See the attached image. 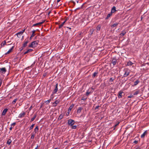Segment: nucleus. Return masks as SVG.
<instances>
[{"instance_id": "obj_4", "label": "nucleus", "mask_w": 149, "mask_h": 149, "mask_svg": "<svg viewBox=\"0 0 149 149\" xmlns=\"http://www.w3.org/2000/svg\"><path fill=\"white\" fill-rule=\"evenodd\" d=\"M117 62V60L116 59V57H113L112 58V60L111 62L113 64V66L116 65Z\"/></svg>"}, {"instance_id": "obj_14", "label": "nucleus", "mask_w": 149, "mask_h": 149, "mask_svg": "<svg viewBox=\"0 0 149 149\" xmlns=\"http://www.w3.org/2000/svg\"><path fill=\"white\" fill-rule=\"evenodd\" d=\"M119 24L118 23L116 22L114 24L111 25V28H114L116 27Z\"/></svg>"}, {"instance_id": "obj_3", "label": "nucleus", "mask_w": 149, "mask_h": 149, "mask_svg": "<svg viewBox=\"0 0 149 149\" xmlns=\"http://www.w3.org/2000/svg\"><path fill=\"white\" fill-rule=\"evenodd\" d=\"M74 122H75L74 120L70 119L68 120V124L69 126H71L74 124Z\"/></svg>"}, {"instance_id": "obj_9", "label": "nucleus", "mask_w": 149, "mask_h": 149, "mask_svg": "<svg viewBox=\"0 0 149 149\" xmlns=\"http://www.w3.org/2000/svg\"><path fill=\"white\" fill-rule=\"evenodd\" d=\"M28 42V40H26L25 39L24 41V43L23 44V47H26L27 45V44Z\"/></svg>"}, {"instance_id": "obj_5", "label": "nucleus", "mask_w": 149, "mask_h": 149, "mask_svg": "<svg viewBox=\"0 0 149 149\" xmlns=\"http://www.w3.org/2000/svg\"><path fill=\"white\" fill-rule=\"evenodd\" d=\"M25 31V29L24 30H22V31L17 33L16 34L17 35L18 37L19 38L22 34Z\"/></svg>"}, {"instance_id": "obj_2", "label": "nucleus", "mask_w": 149, "mask_h": 149, "mask_svg": "<svg viewBox=\"0 0 149 149\" xmlns=\"http://www.w3.org/2000/svg\"><path fill=\"white\" fill-rule=\"evenodd\" d=\"M130 70L128 69H125V73L124 74L123 77H126L129 75Z\"/></svg>"}, {"instance_id": "obj_40", "label": "nucleus", "mask_w": 149, "mask_h": 149, "mask_svg": "<svg viewBox=\"0 0 149 149\" xmlns=\"http://www.w3.org/2000/svg\"><path fill=\"white\" fill-rule=\"evenodd\" d=\"M35 35V34H32L31 35V37L30 38V39L31 40L33 37Z\"/></svg>"}, {"instance_id": "obj_46", "label": "nucleus", "mask_w": 149, "mask_h": 149, "mask_svg": "<svg viewBox=\"0 0 149 149\" xmlns=\"http://www.w3.org/2000/svg\"><path fill=\"white\" fill-rule=\"evenodd\" d=\"M70 2L71 3H72L74 4V5H75V2L74 1H70Z\"/></svg>"}, {"instance_id": "obj_26", "label": "nucleus", "mask_w": 149, "mask_h": 149, "mask_svg": "<svg viewBox=\"0 0 149 149\" xmlns=\"http://www.w3.org/2000/svg\"><path fill=\"white\" fill-rule=\"evenodd\" d=\"M12 142V140H11L10 139H9L7 141V143L8 145H10Z\"/></svg>"}, {"instance_id": "obj_57", "label": "nucleus", "mask_w": 149, "mask_h": 149, "mask_svg": "<svg viewBox=\"0 0 149 149\" xmlns=\"http://www.w3.org/2000/svg\"><path fill=\"white\" fill-rule=\"evenodd\" d=\"M50 13V12H49V13H48V15H49V14Z\"/></svg>"}, {"instance_id": "obj_1", "label": "nucleus", "mask_w": 149, "mask_h": 149, "mask_svg": "<svg viewBox=\"0 0 149 149\" xmlns=\"http://www.w3.org/2000/svg\"><path fill=\"white\" fill-rule=\"evenodd\" d=\"M39 42L38 40H36L32 42L31 44L29 45V47H36L38 43Z\"/></svg>"}, {"instance_id": "obj_50", "label": "nucleus", "mask_w": 149, "mask_h": 149, "mask_svg": "<svg viewBox=\"0 0 149 149\" xmlns=\"http://www.w3.org/2000/svg\"><path fill=\"white\" fill-rule=\"evenodd\" d=\"M23 47H21L19 48V49L20 50V51H22V50L23 49Z\"/></svg>"}, {"instance_id": "obj_8", "label": "nucleus", "mask_w": 149, "mask_h": 149, "mask_svg": "<svg viewBox=\"0 0 149 149\" xmlns=\"http://www.w3.org/2000/svg\"><path fill=\"white\" fill-rule=\"evenodd\" d=\"M45 22V20H44L41 22H39L38 23L34 24H33V25L32 26H37L38 25H40L41 24H42Z\"/></svg>"}, {"instance_id": "obj_25", "label": "nucleus", "mask_w": 149, "mask_h": 149, "mask_svg": "<svg viewBox=\"0 0 149 149\" xmlns=\"http://www.w3.org/2000/svg\"><path fill=\"white\" fill-rule=\"evenodd\" d=\"M112 15V14L111 13L108 14L107 15V17L105 19H107Z\"/></svg>"}, {"instance_id": "obj_6", "label": "nucleus", "mask_w": 149, "mask_h": 149, "mask_svg": "<svg viewBox=\"0 0 149 149\" xmlns=\"http://www.w3.org/2000/svg\"><path fill=\"white\" fill-rule=\"evenodd\" d=\"M6 71V70L5 68H0V72L4 74Z\"/></svg>"}, {"instance_id": "obj_23", "label": "nucleus", "mask_w": 149, "mask_h": 149, "mask_svg": "<svg viewBox=\"0 0 149 149\" xmlns=\"http://www.w3.org/2000/svg\"><path fill=\"white\" fill-rule=\"evenodd\" d=\"M64 116V115L63 114H61L59 116V117H58V120H61L63 118Z\"/></svg>"}, {"instance_id": "obj_7", "label": "nucleus", "mask_w": 149, "mask_h": 149, "mask_svg": "<svg viewBox=\"0 0 149 149\" xmlns=\"http://www.w3.org/2000/svg\"><path fill=\"white\" fill-rule=\"evenodd\" d=\"M58 84L57 83L56 84V85H55V87L54 89V90L53 92V94H54L56 93L57 91H58Z\"/></svg>"}, {"instance_id": "obj_42", "label": "nucleus", "mask_w": 149, "mask_h": 149, "mask_svg": "<svg viewBox=\"0 0 149 149\" xmlns=\"http://www.w3.org/2000/svg\"><path fill=\"white\" fill-rule=\"evenodd\" d=\"M114 80V79L112 78L111 77L109 79V81H113Z\"/></svg>"}, {"instance_id": "obj_49", "label": "nucleus", "mask_w": 149, "mask_h": 149, "mask_svg": "<svg viewBox=\"0 0 149 149\" xmlns=\"http://www.w3.org/2000/svg\"><path fill=\"white\" fill-rule=\"evenodd\" d=\"M100 107V106H97V107H95V110H96L98 108Z\"/></svg>"}, {"instance_id": "obj_56", "label": "nucleus", "mask_w": 149, "mask_h": 149, "mask_svg": "<svg viewBox=\"0 0 149 149\" xmlns=\"http://www.w3.org/2000/svg\"><path fill=\"white\" fill-rule=\"evenodd\" d=\"M38 147V146H37L36 148L35 149H37Z\"/></svg>"}, {"instance_id": "obj_11", "label": "nucleus", "mask_w": 149, "mask_h": 149, "mask_svg": "<svg viewBox=\"0 0 149 149\" xmlns=\"http://www.w3.org/2000/svg\"><path fill=\"white\" fill-rule=\"evenodd\" d=\"M25 113L24 112H22V113L19 114V118H22L25 115Z\"/></svg>"}, {"instance_id": "obj_17", "label": "nucleus", "mask_w": 149, "mask_h": 149, "mask_svg": "<svg viewBox=\"0 0 149 149\" xmlns=\"http://www.w3.org/2000/svg\"><path fill=\"white\" fill-rule=\"evenodd\" d=\"M147 134V131H145L143 134H142L141 136V138H144L145 136Z\"/></svg>"}, {"instance_id": "obj_58", "label": "nucleus", "mask_w": 149, "mask_h": 149, "mask_svg": "<svg viewBox=\"0 0 149 149\" xmlns=\"http://www.w3.org/2000/svg\"><path fill=\"white\" fill-rule=\"evenodd\" d=\"M77 3H78V2H79V1H77Z\"/></svg>"}, {"instance_id": "obj_45", "label": "nucleus", "mask_w": 149, "mask_h": 149, "mask_svg": "<svg viewBox=\"0 0 149 149\" xmlns=\"http://www.w3.org/2000/svg\"><path fill=\"white\" fill-rule=\"evenodd\" d=\"M138 143V141H136V140L134 141L133 142L135 144H137Z\"/></svg>"}, {"instance_id": "obj_44", "label": "nucleus", "mask_w": 149, "mask_h": 149, "mask_svg": "<svg viewBox=\"0 0 149 149\" xmlns=\"http://www.w3.org/2000/svg\"><path fill=\"white\" fill-rule=\"evenodd\" d=\"M2 80L1 79H0V87L1 86L2 83Z\"/></svg>"}, {"instance_id": "obj_30", "label": "nucleus", "mask_w": 149, "mask_h": 149, "mask_svg": "<svg viewBox=\"0 0 149 149\" xmlns=\"http://www.w3.org/2000/svg\"><path fill=\"white\" fill-rule=\"evenodd\" d=\"M74 104H72L70 106L68 109H69V110H71L72 109V108L74 107Z\"/></svg>"}, {"instance_id": "obj_52", "label": "nucleus", "mask_w": 149, "mask_h": 149, "mask_svg": "<svg viewBox=\"0 0 149 149\" xmlns=\"http://www.w3.org/2000/svg\"><path fill=\"white\" fill-rule=\"evenodd\" d=\"M71 111V110H69V109H68V114H69L70 113V112Z\"/></svg>"}, {"instance_id": "obj_24", "label": "nucleus", "mask_w": 149, "mask_h": 149, "mask_svg": "<svg viewBox=\"0 0 149 149\" xmlns=\"http://www.w3.org/2000/svg\"><path fill=\"white\" fill-rule=\"evenodd\" d=\"M66 22V20L64 21L60 25H59V28L60 29L64 25L65 23Z\"/></svg>"}, {"instance_id": "obj_27", "label": "nucleus", "mask_w": 149, "mask_h": 149, "mask_svg": "<svg viewBox=\"0 0 149 149\" xmlns=\"http://www.w3.org/2000/svg\"><path fill=\"white\" fill-rule=\"evenodd\" d=\"M133 63L132 62L130 61L128 62L127 64V65L129 66V65H131L133 64Z\"/></svg>"}, {"instance_id": "obj_55", "label": "nucleus", "mask_w": 149, "mask_h": 149, "mask_svg": "<svg viewBox=\"0 0 149 149\" xmlns=\"http://www.w3.org/2000/svg\"><path fill=\"white\" fill-rule=\"evenodd\" d=\"M69 29H71V28L70 27H67Z\"/></svg>"}, {"instance_id": "obj_36", "label": "nucleus", "mask_w": 149, "mask_h": 149, "mask_svg": "<svg viewBox=\"0 0 149 149\" xmlns=\"http://www.w3.org/2000/svg\"><path fill=\"white\" fill-rule=\"evenodd\" d=\"M35 125V124H33L31 126V127H30V129L29 130H31L32 129L33 127Z\"/></svg>"}, {"instance_id": "obj_35", "label": "nucleus", "mask_w": 149, "mask_h": 149, "mask_svg": "<svg viewBox=\"0 0 149 149\" xmlns=\"http://www.w3.org/2000/svg\"><path fill=\"white\" fill-rule=\"evenodd\" d=\"M17 98L15 99L12 102V103L13 104H14L17 100Z\"/></svg>"}, {"instance_id": "obj_28", "label": "nucleus", "mask_w": 149, "mask_h": 149, "mask_svg": "<svg viewBox=\"0 0 149 149\" xmlns=\"http://www.w3.org/2000/svg\"><path fill=\"white\" fill-rule=\"evenodd\" d=\"M38 130V126H37L34 130V131L35 133H36Z\"/></svg>"}, {"instance_id": "obj_41", "label": "nucleus", "mask_w": 149, "mask_h": 149, "mask_svg": "<svg viewBox=\"0 0 149 149\" xmlns=\"http://www.w3.org/2000/svg\"><path fill=\"white\" fill-rule=\"evenodd\" d=\"M90 93V92H88V91L86 92V96H88Z\"/></svg>"}, {"instance_id": "obj_43", "label": "nucleus", "mask_w": 149, "mask_h": 149, "mask_svg": "<svg viewBox=\"0 0 149 149\" xmlns=\"http://www.w3.org/2000/svg\"><path fill=\"white\" fill-rule=\"evenodd\" d=\"M58 103V100H56L54 102V103L56 104V105H55V106H56L57 105V104Z\"/></svg>"}, {"instance_id": "obj_37", "label": "nucleus", "mask_w": 149, "mask_h": 149, "mask_svg": "<svg viewBox=\"0 0 149 149\" xmlns=\"http://www.w3.org/2000/svg\"><path fill=\"white\" fill-rule=\"evenodd\" d=\"M72 126V129H76L77 128V126L76 125H73Z\"/></svg>"}, {"instance_id": "obj_22", "label": "nucleus", "mask_w": 149, "mask_h": 149, "mask_svg": "<svg viewBox=\"0 0 149 149\" xmlns=\"http://www.w3.org/2000/svg\"><path fill=\"white\" fill-rule=\"evenodd\" d=\"M16 123L14 122L11 125V126L10 128V130H12V129L13 128V127H12V126H13V127L15 126V125H16Z\"/></svg>"}, {"instance_id": "obj_19", "label": "nucleus", "mask_w": 149, "mask_h": 149, "mask_svg": "<svg viewBox=\"0 0 149 149\" xmlns=\"http://www.w3.org/2000/svg\"><path fill=\"white\" fill-rule=\"evenodd\" d=\"M82 109V108L81 107H79L77 109V113H80L81 110Z\"/></svg>"}, {"instance_id": "obj_16", "label": "nucleus", "mask_w": 149, "mask_h": 149, "mask_svg": "<svg viewBox=\"0 0 149 149\" xmlns=\"http://www.w3.org/2000/svg\"><path fill=\"white\" fill-rule=\"evenodd\" d=\"M140 82L137 79L136 81L134 82V84L133 85V86H136Z\"/></svg>"}, {"instance_id": "obj_53", "label": "nucleus", "mask_w": 149, "mask_h": 149, "mask_svg": "<svg viewBox=\"0 0 149 149\" xmlns=\"http://www.w3.org/2000/svg\"><path fill=\"white\" fill-rule=\"evenodd\" d=\"M133 97V96H131V95H130V96H128V98H130V97Z\"/></svg>"}, {"instance_id": "obj_31", "label": "nucleus", "mask_w": 149, "mask_h": 149, "mask_svg": "<svg viewBox=\"0 0 149 149\" xmlns=\"http://www.w3.org/2000/svg\"><path fill=\"white\" fill-rule=\"evenodd\" d=\"M140 91H137L134 92V95H136L138 94L139 93Z\"/></svg>"}, {"instance_id": "obj_20", "label": "nucleus", "mask_w": 149, "mask_h": 149, "mask_svg": "<svg viewBox=\"0 0 149 149\" xmlns=\"http://www.w3.org/2000/svg\"><path fill=\"white\" fill-rule=\"evenodd\" d=\"M36 116H37L36 114H35L33 117L32 118H31L30 122H32L34 120L35 118H36Z\"/></svg>"}, {"instance_id": "obj_12", "label": "nucleus", "mask_w": 149, "mask_h": 149, "mask_svg": "<svg viewBox=\"0 0 149 149\" xmlns=\"http://www.w3.org/2000/svg\"><path fill=\"white\" fill-rule=\"evenodd\" d=\"M126 31L125 30H123L121 32V33L120 34V35L121 36H123L125 35L126 33Z\"/></svg>"}, {"instance_id": "obj_48", "label": "nucleus", "mask_w": 149, "mask_h": 149, "mask_svg": "<svg viewBox=\"0 0 149 149\" xmlns=\"http://www.w3.org/2000/svg\"><path fill=\"white\" fill-rule=\"evenodd\" d=\"M36 32V31L35 30H33L32 31V34H35V32Z\"/></svg>"}, {"instance_id": "obj_51", "label": "nucleus", "mask_w": 149, "mask_h": 149, "mask_svg": "<svg viewBox=\"0 0 149 149\" xmlns=\"http://www.w3.org/2000/svg\"><path fill=\"white\" fill-rule=\"evenodd\" d=\"M32 106H31V107H30V108H29V110H30L31 109H32Z\"/></svg>"}, {"instance_id": "obj_18", "label": "nucleus", "mask_w": 149, "mask_h": 149, "mask_svg": "<svg viewBox=\"0 0 149 149\" xmlns=\"http://www.w3.org/2000/svg\"><path fill=\"white\" fill-rule=\"evenodd\" d=\"M14 48V46H13L8 51V52L5 54H8L10 53L12 51L13 48Z\"/></svg>"}, {"instance_id": "obj_33", "label": "nucleus", "mask_w": 149, "mask_h": 149, "mask_svg": "<svg viewBox=\"0 0 149 149\" xmlns=\"http://www.w3.org/2000/svg\"><path fill=\"white\" fill-rule=\"evenodd\" d=\"M6 44V42L5 41H4L1 43V46H4Z\"/></svg>"}, {"instance_id": "obj_38", "label": "nucleus", "mask_w": 149, "mask_h": 149, "mask_svg": "<svg viewBox=\"0 0 149 149\" xmlns=\"http://www.w3.org/2000/svg\"><path fill=\"white\" fill-rule=\"evenodd\" d=\"M35 135H34L33 134H31V139H33Z\"/></svg>"}, {"instance_id": "obj_54", "label": "nucleus", "mask_w": 149, "mask_h": 149, "mask_svg": "<svg viewBox=\"0 0 149 149\" xmlns=\"http://www.w3.org/2000/svg\"><path fill=\"white\" fill-rule=\"evenodd\" d=\"M61 0H57V2H58L60 1Z\"/></svg>"}, {"instance_id": "obj_29", "label": "nucleus", "mask_w": 149, "mask_h": 149, "mask_svg": "<svg viewBox=\"0 0 149 149\" xmlns=\"http://www.w3.org/2000/svg\"><path fill=\"white\" fill-rule=\"evenodd\" d=\"M98 73L97 72H94L92 75V77L93 78L95 77L96 76H97Z\"/></svg>"}, {"instance_id": "obj_10", "label": "nucleus", "mask_w": 149, "mask_h": 149, "mask_svg": "<svg viewBox=\"0 0 149 149\" xmlns=\"http://www.w3.org/2000/svg\"><path fill=\"white\" fill-rule=\"evenodd\" d=\"M123 92L121 91H120L118 93V97L119 98H120L122 97V94Z\"/></svg>"}, {"instance_id": "obj_60", "label": "nucleus", "mask_w": 149, "mask_h": 149, "mask_svg": "<svg viewBox=\"0 0 149 149\" xmlns=\"http://www.w3.org/2000/svg\"><path fill=\"white\" fill-rule=\"evenodd\" d=\"M54 149H57V148H54Z\"/></svg>"}, {"instance_id": "obj_59", "label": "nucleus", "mask_w": 149, "mask_h": 149, "mask_svg": "<svg viewBox=\"0 0 149 149\" xmlns=\"http://www.w3.org/2000/svg\"><path fill=\"white\" fill-rule=\"evenodd\" d=\"M1 129L0 128V131H1Z\"/></svg>"}, {"instance_id": "obj_15", "label": "nucleus", "mask_w": 149, "mask_h": 149, "mask_svg": "<svg viewBox=\"0 0 149 149\" xmlns=\"http://www.w3.org/2000/svg\"><path fill=\"white\" fill-rule=\"evenodd\" d=\"M8 109H5L3 110L2 112V115H4L6 114V113L7 112Z\"/></svg>"}, {"instance_id": "obj_21", "label": "nucleus", "mask_w": 149, "mask_h": 149, "mask_svg": "<svg viewBox=\"0 0 149 149\" xmlns=\"http://www.w3.org/2000/svg\"><path fill=\"white\" fill-rule=\"evenodd\" d=\"M33 50V49H28L26 52H25L24 53V54H26L29 52H31Z\"/></svg>"}, {"instance_id": "obj_32", "label": "nucleus", "mask_w": 149, "mask_h": 149, "mask_svg": "<svg viewBox=\"0 0 149 149\" xmlns=\"http://www.w3.org/2000/svg\"><path fill=\"white\" fill-rule=\"evenodd\" d=\"M101 27L100 25H98L97 28V31H99L100 30Z\"/></svg>"}, {"instance_id": "obj_34", "label": "nucleus", "mask_w": 149, "mask_h": 149, "mask_svg": "<svg viewBox=\"0 0 149 149\" xmlns=\"http://www.w3.org/2000/svg\"><path fill=\"white\" fill-rule=\"evenodd\" d=\"M119 122H118L114 126V128H113V130H115L116 127V126L119 124Z\"/></svg>"}, {"instance_id": "obj_47", "label": "nucleus", "mask_w": 149, "mask_h": 149, "mask_svg": "<svg viewBox=\"0 0 149 149\" xmlns=\"http://www.w3.org/2000/svg\"><path fill=\"white\" fill-rule=\"evenodd\" d=\"M44 104V103L41 104L40 107V109H41L42 107Z\"/></svg>"}, {"instance_id": "obj_39", "label": "nucleus", "mask_w": 149, "mask_h": 149, "mask_svg": "<svg viewBox=\"0 0 149 149\" xmlns=\"http://www.w3.org/2000/svg\"><path fill=\"white\" fill-rule=\"evenodd\" d=\"M50 101H51V99H50L49 100H48L46 101L45 102V103H46L47 104H48L49 103Z\"/></svg>"}, {"instance_id": "obj_13", "label": "nucleus", "mask_w": 149, "mask_h": 149, "mask_svg": "<svg viewBox=\"0 0 149 149\" xmlns=\"http://www.w3.org/2000/svg\"><path fill=\"white\" fill-rule=\"evenodd\" d=\"M116 8L115 6H113L112 8L111 11V13L112 14L115 12L116 11Z\"/></svg>"}]
</instances>
